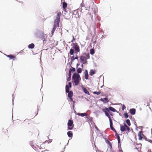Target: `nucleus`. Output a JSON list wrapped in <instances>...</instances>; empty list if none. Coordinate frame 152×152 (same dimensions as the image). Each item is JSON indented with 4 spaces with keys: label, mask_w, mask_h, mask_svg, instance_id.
Instances as JSON below:
<instances>
[{
    "label": "nucleus",
    "mask_w": 152,
    "mask_h": 152,
    "mask_svg": "<svg viewBox=\"0 0 152 152\" xmlns=\"http://www.w3.org/2000/svg\"><path fill=\"white\" fill-rule=\"evenodd\" d=\"M72 80L75 86H77L79 83L81 78L80 75L77 73H75L72 77Z\"/></svg>",
    "instance_id": "1"
},
{
    "label": "nucleus",
    "mask_w": 152,
    "mask_h": 152,
    "mask_svg": "<svg viewBox=\"0 0 152 152\" xmlns=\"http://www.w3.org/2000/svg\"><path fill=\"white\" fill-rule=\"evenodd\" d=\"M102 111L104 113L105 115L108 117L109 119L110 123H111L112 120L111 119L110 115L113 116V114L109 111V110L107 107H105L104 108L102 109Z\"/></svg>",
    "instance_id": "2"
},
{
    "label": "nucleus",
    "mask_w": 152,
    "mask_h": 152,
    "mask_svg": "<svg viewBox=\"0 0 152 152\" xmlns=\"http://www.w3.org/2000/svg\"><path fill=\"white\" fill-rule=\"evenodd\" d=\"M57 15L56 19L54 20V26L57 27L59 26V24L60 20L61 13L59 12H57Z\"/></svg>",
    "instance_id": "3"
},
{
    "label": "nucleus",
    "mask_w": 152,
    "mask_h": 152,
    "mask_svg": "<svg viewBox=\"0 0 152 152\" xmlns=\"http://www.w3.org/2000/svg\"><path fill=\"white\" fill-rule=\"evenodd\" d=\"M67 93H68V96L69 98L70 101L73 102V108L75 107V102L73 100L72 96L73 95V92L72 91H70L69 89L67 86Z\"/></svg>",
    "instance_id": "4"
},
{
    "label": "nucleus",
    "mask_w": 152,
    "mask_h": 152,
    "mask_svg": "<svg viewBox=\"0 0 152 152\" xmlns=\"http://www.w3.org/2000/svg\"><path fill=\"white\" fill-rule=\"evenodd\" d=\"M67 125H68V129L69 130L72 129L74 126L73 122L72 120L70 119L69 120Z\"/></svg>",
    "instance_id": "5"
},
{
    "label": "nucleus",
    "mask_w": 152,
    "mask_h": 152,
    "mask_svg": "<svg viewBox=\"0 0 152 152\" xmlns=\"http://www.w3.org/2000/svg\"><path fill=\"white\" fill-rule=\"evenodd\" d=\"M80 59L81 61L83 62V63L84 64H86V63H87V61L86 60V57L85 56H81L80 57Z\"/></svg>",
    "instance_id": "6"
},
{
    "label": "nucleus",
    "mask_w": 152,
    "mask_h": 152,
    "mask_svg": "<svg viewBox=\"0 0 152 152\" xmlns=\"http://www.w3.org/2000/svg\"><path fill=\"white\" fill-rule=\"evenodd\" d=\"M61 2L63 3V7L65 12H66V3L65 2V0H61Z\"/></svg>",
    "instance_id": "7"
},
{
    "label": "nucleus",
    "mask_w": 152,
    "mask_h": 152,
    "mask_svg": "<svg viewBox=\"0 0 152 152\" xmlns=\"http://www.w3.org/2000/svg\"><path fill=\"white\" fill-rule=\"evenodd\" d=\"M81 88L83 91V92L86 94L90 95V93L89 91L85 88L83 85L81 86Z\"/></svg>",
    "instance_id": "8"
},
{
    "label": "nucleus",
    "mask_w": 152,
    "mask_h": 152,
    "mask_svg": "<svg viewBox=\"0 0 152 152\" xmlns=\"http://www.w3.org/2000/svg\"><path fill=\"white\" fill-rule=\"evenodd\" d=\"M100 100L101 101L103 102L104 103H107L109 101L108 99L106 97L101 98Z\"/></svg>",
    "instance_id": "9"
},
{
    "label": "nucleus",
    "mask_w": 152,
    "mask_h": 152,
    "mask_svg": "<svg viewBox=\"0 0 152 152\" xmlns=\"http://www.w3.org/2000/svg\"><path fill=\"white\" fill-rule=\"evenodd\" d=\"M73 48L75 51L78 52L80 51L79 47L77 45H75L73 46Z\"/></svg>",
    "instance_id": "10"
},
{
    "label": "nucleus",
    "mask_w": 152,
    "mask_h": 152,
    "mask_svg": "<svg viewBox=\"0 0 152 152\" xmlns=\"http://www.w3.org/2000/svg\"><path fill=\"white\" fill-rule=\"evenodd\" d=\"M129 112L132 115H134L135 114L136 110L134 108H132L129 110Z\"/></svg>",
    "instance_id": "11"
},
{
    "label": "nucleus",
    "mask_w": 152,
    "mask_h": 152,
    "mask_svg": "<svg viewBox=\"0 0 152 152\" xmlns=\"http://www.w3.org/2000/svg\"><path fill=\"white\" fill-rule=\"evenodd\" d=\"M110 129L111 130H113L114 132H115V133H116L117 132L116 131V130L114 128V127L113 126V123L112 121L111 122V123H110Z\"/></svg>",
    "instance_id": "12"
},
{
    "label": "nucleus",
    "mask_w": 152,
    "mask_h": 152,
    "mask_svg": "<svg viewBox=\"0 0 152 152\" xmlns=\"http://www.w3.org/2000/svg\"><path fill=\"white\" fill-rule=\"evenodd\" d=\"M142 131H140L138 133V135L139 137V139L140 140H142Z\"/></svg>",
    "instance_id": "13"
},
{
    "label": "nucleus",
    "mask_w": 152,
    "mask_h": 152,
    "mask_svg": "<svg viewBox=\"0 0 152 152\" xmlns=\"http://www.w3.org/2000/svg\"><path fill=\"white\" fill-rule=\"evenodd\" d=\"M85 77L86 79L87 80L88 79V71L87 70H85Z\"/></svg>",
    "instance_id": "14"
},
{
    "label": "nucleus",
    "mask_w": 152,
    "mask_h": 152,
    "mask_svg": "<svg viewBox=\"0 0 152 152\" xmlns=\"http://www.w3.org/2000/svg\"><path fill=\"white\" fill-rule=\"evenodd\" d=\"M107 108L110 111H111L113 112H115L116 111V110L114 108L111 106H109Z\"/></svg>",
    "instance_id": "15"
},
{
    "label": "nucleus",
    "mask_w": 152,
    "mask_h": 152,
    "mask_svg": "<svg viewBox=\"0 0 152 152\" xmlns=\"http://www.w3.org/2000/svg\"><path fill=\"white\" fill-rule=\"evenodd\" d=\"M7 57L9 58L10 59H12L15 60V56L12 55H6Z\"/></svg>",
    "instance_id": "16"
},
{
    "label": "nucleus",
    "mask_w": 152,
    "mask_h": 152,
    "mask_svg": "<svg viewBox=\"0 0 152 152\" xmlns=\"http://www.w3.org/2000/svg\"><path fill=\"white\" fill-rule=\"evenodd\" d=\"M120 130L122 132H125L126 131V127L120 125Z\"/></svg>",
    "instance_id": "17"
},
{
    "label": "nucleus",
    "mask_w": 152,
    "mask_h": 152,
    "mask_svg": "<svg viewBox=\"0 0 152 152\" xmlns=\"http://www.w3.org/2000/svg\"><path fill=\"white\" fill-rule=\"evenodd\" d=\"M67 135L69 137H72L73 136V133L71 131H69L67 132Z\"/></svg>",
    "instance_id": "18"
},
{
    "label": "nucleus",
    "mask_w": 152,
    "mask_h": 152,
    "mask_svg": "<svg viewBox=\"0 0 152 152\" xmlns=\"http://www.w3.org/2000/svg\"><path fill=\"white\" fill-rule=\"evenodd\" d=\"M77 115L82 117H84L86 115V114L85 113H78L77 114Z\"/></svg>",
    "instance_id": "19"
},
{
    "label": "nucleus",
    "mask_w": 152,
    "mask_h": 152,
    "mask_svg": "<svg viewBox=\"0 0 152 152\" xmlns=\"http://www.w3.org/2000/svg\"><path fill=\"white\" fill-rule=\"evenodd\" d=\"M95 74V71L93 69L90 70L89 72V74L91 76H92Z\"/></svg>",
    "instance_id": "20"
},
{
    "label": "nucleus",
    "mask_w": 152,
    "mask_h": 152,
    "mask_svg": "<svg viewBox=\"0 0 152 152\" xmlns=\"http://www.w3.org/2000/svg\"><path fill=\"white\" fill-rule=\"evenodd\" d=\"M34 45L33 43H31L30 44H29L28 46V48H29L33 49L34 48Z\"/></svg>",
    "instance_id": "21"
},
{
    "label": "nucleus",
    "mask_w": 152,
    "mask_h": 152,
    "mask_svg": "<svg viewBox=\"0 0 152 152\" xmlns=\"http://www.w3.org/2000/svg\"><path fill=\"white\" fill-rule=\"evenodd\" d=\"M115 136L117 138L118 141H119V139H120V137L119 136V134H118L117 133V132L115 133Z\"/></svg>",
    "instance_id": "22"
},
{
    "label": "nucleus",
    "mask_w": 152,
    "mask_h": 152,
    "mask_svg": "<svg viewBox=\"0 0 152 152\" xmlns=\"http://www.w3.org/2000/svg\"><path fill=\"white\" fill-rule=\"evenodd\" d=\"M77 73H81L82 72V70L81 68H78L77 69Z\"/></svg>",
    "instance_id": "23"
},
{
    "label": "nucleus",
    "mask_w": 152,
    "mask_h": 152,
    "mask_svg": "<svg viewBox=\"0 0 152 152\" xmlns=\"http://www.w3.org/2000/svg\"><path fill=\"white\" fill-rule=\"evenodd\" d=\"M90 53L91 55H93L95 53V51L94 49H90Z\"/></svg>",
    "instance_id": "24"
},
{
    "label": "nucleus",
    "mask_w": 152,
    "mask_h": 152,
    "mask_svg": "<svg viewBox=\"0 0 152 152\" xmlns=\"http://www.w3.org/2000/svg\"><path fill=\"white\" fill-rule=\"evenodd\" d=\"M126 124H128V126H130L131 123H130V121L129 119H127L126 120Z\"/></svg>",
    "instance_id": "25"
},
{
    "label": "nucleus",
    "mask_w": 152,
    "mask_h": 152,
    "mask_svg": "<svg viewBox=\"0 0 152 152\" xmlns=\"http://www.w3.org/2000/svg\"><path fill=\"white\" fill-rule=\"evenodd\" d=\"M75 57L72 56L71 57V59H70L69 58L68 59V61H73L74 60H75Z\"/></svg>",
    "instance_id": "26"
},
{
    "label": "nucleus",
    "mask_w": 152,
    "mask_h": 152,
    "mask_svg": "<svg viewBox=\"0 0 152 152\" xmlns=\"http://www.w3.org/2000/svg\"><path fill=\"white\" fill-rule=\"evenodd\" d=\"M74 53V50L73 49H71L70 50V53L71 55H72Z\"/></svg>",
    "instance_id": "27"
},
{
    "label": "nucleus",
    "mask_w": 152,
    "mask_h": 152,
    "mask_svg": "<svg viewBox=\"0 0 152 152\" xmlns=\"http://www.w3.org/2000/svg\"><path fill=\"white\" fill-rule=\"evenodd\" d=\"M69 70L72 72H74L75 71V69L74 67H72L71 68H70Z\"/></svg>",
    "instance_id": "28"
},
{
    "label": "nucleus",
    "mask_w": 152,
    "mask_h": 152,
    "mask_svg": "<svg viewBox=\"0 0 152 152\" xmlns=\"http://www.w3.org/2000/svg\"><path fill=\"white\" fill-rule=\"evenodd\" d=\"M101 93V92L99 91H94L93 92V94H96L97 95H99Z\"/></svg>",
    "instance_id": "29"
},
{
    "label": "nucleus",
    "mask_w": 152,
    "mask_h": 152,
    "mask_svg": "<svg viewBox=\"0 0 152 152\" xmlns=\"http://www.w3.org/2000/svg\"><path fill=\"white\" fill-rule=\"evenodd\" d=\"M56 28L57 27H56V26L55 27L54 26V27H53L52 30L51 31V32H52V34H53L54 33V31H55Z\"/></svg>",
    "instance_id": "30"
},
{
    "label": "nucleus",
    "mask_w": 152,
    "mask_h": 152,
    "mask_svg": "<svg viewBox=\"0 0 152 152\" xmlns=\"http://www.w3.org/2000/svg\"><path fill=\"white\" fill-rule=\"evenodd\" d=\"M124 116L126 118H127L129 117V115L127 113H124Z\"/></svg>",
    "instance_id": "31"
},
{
    "label": "nucleus",
    "mask_w": 152,
    "mask_h": 152,
    "mask_svg": "<svg viewBox=\"0 0 152 152\" xmlns=\"http://www.w3.org/2000/svg\"><path fill=\"white\" fill-rule=\"evenodd\" d=\"M107 142L108 143V145L110 147V148H112V146L111 144V143L108 140H107Z\"/></svg>",
    "instance_id": "32"
},
{
    "label": "nucleus",
    "mask_w": 152,
    "mask_h": 152,
    "mask_svg": "<svg viewBox=\"0 0 152 152\" xmlns=\"http://www.w3.org/2000/svg\"><path fill=\"white\" fill-rule=\"evenodd\" d=\"M85 57L86 60H87V59H89L90 58L89 54H86V57Z\"/></svg>",
    "instance_id": "33"
},
{
    "label": "nucleus",
    "mask_w": 152,
    "mask_h": 152,
    "mask_svg": "<svg viewBox=\"0 0 152 152\" xmlns=\"http://www.w3.org/2000/svg\"><path fill=\"white\" fill-rule=\"evenodd\" d=\"M121 105H122V110H124V109L126 108V107L124 104L122 105V104H121Z\"/></svg>",
    "instance_id": "34"
},
{
    "label": "nucleus",
    "mask_w": 152,
    "mask_h": 152,
    "mask_svg": "<svg viewBox=\"0 0 152 152\" xmlns=\"http://www.w3.org/2000/svg\"><path fill=\"white\" fill-rule=\"evenodd\" d=\"M72 72L70 71L69 70V73H68V75L69 77L71 76V74Z\"/></svg>",
    "instance_id": "35"
},
{
    "label": "nucleus",
    "mask_w": 152,
    "mask_h": 152,
    "mask_svg": "<svg viewBox=\"0 0 152 152\" xmlns=\"http://www.w3.org/2000/svg\"><path fill=\"white\" fill-rule=\"evenodd\" d=\"M72 84L71 82H69L68 83V85L69 88H71L72 87Z\"/></svg>",
    "instance_id": "36"
},
{
    "label": "nucleus",
    "mask_w": 152,
    "mask_h": 152,
    "mask_svg": "<svg viewBox=\"0 0 152 152\" xmlns=\"http://www.w3.org/2000/svg\"><path fill=\"white\" fill-rule=\"evenodd\" d=\"M71 79V76L69 77H69L67 78V81H69Z\"/></svg>",
    "instance_id": "37"
},
{
    "label": "nucleus",
    "mask_w": 152,
    "mask_h": 152,
    "mask_svg": "<svg viewBox=\"0 0 152 152\" xmlns=\"http://www.w3.org/2000/svg\"><path fill=\"white\" fill-rule=\"evenodd\" d=\"M130 129V128L128 126H127L126 128V130H127L128 131H129Z\"/></svg>",
    "instance_id": "38"
},
{
    "label": "nucleus",
    "mask_w": 152,
    "mask_h": 152,
    "mask_svg": "<svg viewBox=\"0 0 152 152\" xmlns=\"http://www.w3.org/2000/svg\"><path fill=\"white\" fill-rule=\"evenodd\" d=\"M118 146H119V145H121L120 139L119 141H118Z\"/></svg>",
    "instance_id": "39"
},
{
    "label": "nucleus",
    "mask_w": 152,
    "mask_h": 152,
    "mask_svg": "<svg viewBox=\"0 0 152 152\" xmlns=\"http://www.w3.org/2000/svg\"><path fill=\"white\" fill-rule=\"evenodd\" d=\"M122 126H124V127H126V128L127 126L125 123H124V125H123Z\"/></svg>",
    "instance_id": "40"
},
{
    "label": "nucleus",
    "mask_w": 152,
    "mask_h": 152,
    "mask_svg": "<svg viewBox=\"0 0 152 152\" xmlns=\"http://www.w3.org/2000/svg\"><path fill=\"white\" fill-rule=\"evenodd\" d=\"M75 58V59H78V57H77V55L76 53V57Z\"/></svg>",
    "instance_id": "41"
},
{
    "label": "nucleus",
    "mask_w": 152,
    "mask_h": 152,
    "mask_svg": "<svg viewBox=\"0 0 152 152\" xmlns=\"http://www.w3.org/2000/svg\"><path fill=\"white\" fill-rule=\"evenodd\" d=\"M72 37H73V40H71V42H73V41L74 40H75V39L74 38V37H73V36H72Z\"/></svg>",
    "instance_id": "42"
},
{
    "label": "nucleus",
    "mask_w": 152,
    "mask_h": 152,
    "mask_svg": "<svg viewBox=\"0 0 152 152\" xmlns=\"http://www.w3.org/2000/svg\"><path fill=\"white\" fill-rule=\"evenodd\" d=\"M106 35H102V37L103 38H104L105 37H106Z\"/></svg>",
    "instance_id": "43"
},
{
    "label": "nucleus",
    "mask_w": 152,
    "mask_h": 152,
    "mask_svg": "<svg viewBox=\"0 0 152 152\" xmlns=\"http://www.w3.org/2000/svg\"><path fill=\"white\" fill-rule=\"evenodd\" d=\"M95 128L97 130H99V129H98V127H97L96 126H95Z\"/></svg>",
    "instance_id": "44"
},
{
    "label": "nucleus",
    "mask_w": 152,
    "mask_h": 152,
    "mask_svg": "<svg viewBox=\"0 0 152 152\" xmlns=\"http://www.w3.org/2000/svg\"><path fill=\"white\" fill-rule=\"evenodd\" d=\"M65 90L66 92V85L65 86Z\"/></svg>",
    "instance_id": "45"
},
{
    "label": "nucleus",
    "mask_w": 152,
    "mask_h": 152,
    "mask_svg": "<svg viewBox=\"0 0 152 152\" xmlns=\"http://www.w3.org/2000/svg\"><path fill=\"white\" fill-rule=\"evenodd\" d=\"M150 142H152V140H150L149 141Z\"/></svg>",
    "instance_id": "46"
},
{
    "label": "nucleus",
    "mask_w": 152,
    "mask_h": 152,
    "mask_svg": "<svg viewBox=\"0 0 152 152\" xmlns=\"http://www.w3.org/2000/svg\"><path fill=\"white\" fill-rule=\"evenodd\" d=\"M130 119H131L132 118V117L131 116L129 117Z\"/></svg>",
    "instance_id": "47"
},
{
    "label": "nucleus",
    "mask_w": 152,
    "mask_h": 152,
    "mask_svg": "<svg viewBox=\"0 0 152 152\" xmlns=\"http://www.w3.org/2000/svg\"><path fill=\"white\" fill-rule=\"evenodd\" d=\"M42 152H46V151H42Z\"/></svg>",
    "instance_id": "48"
},
{
    "label": "nucleus",
    "mask_w": 152,
    "mask_h": 152,
    "mask_svg": "<svg viewBox=\"0 0 152 152\" xmlns=\"http://www.w3.org/2000/svg\"><path fill=\"white\" fill-rule=\"evenodd\" d=\"M69 140H68V142H67V145H68V143L69 142Z\"/></svg>",
    "instance_id": "49"
},
{
    "label": "nucleus",
    "mask_w": 152,
    "mask_h": 152,
    "mask_svg": "<svg viewBox=\"0 0 152 152\" xmlns=\"http://www.w3.org/2000/svg\"><path fill=\"white\" fill-rule=\"evenodd\" d=\"M48 142V141H46L45 142H44V143H45V142Z\"/></svg>",
    "instance_id": "50"
},
{
    "label": "nucleus",
    "mask_w": 152,
    "mask_h": 152,
    "mask_svg": "<svg viewBox=\"0 0 152 152\" xmlns=\"http://www.w3.org/2000/svg\"><path fill=\"white\" fill-rule=\"evenodd\" d=\"M137 128H136V129H137V127L136 126Z\"/></svg>",
    "instance_id": "51"
},
{
    "label": "nucleus",
    "mask_w": 152,
    "mask_h": 152,
    "mask_svg": "<svg viewBox=\"0 0 152 152\" xmlns=\"http://www.w3.org/2000/svg\"><path fill=\"white\" fill-rule=\"evenodd\" d=\"M77 65H78V64H77Z\"/></svg>",
    "instance_id": "52"
},
{
    "label": "nucleus",
    "mask_w": 152,
    "mask_h": 152,
    "mask_svg": "<svg viewBox=\"0 0 152 152\" xmlns=\"http://www.w3.org/2000/svg\"><path fill=\"white\" fill-rule=\"evenodd\" d=\"M77 65H78V64H77Z\"/></svg>",
    "instance_id": "53"
},
{
    "label": "nucleus",
    "mask_w": 152,
    "mask_h": 152,
    "mask_svg": "<svg viewBox=\"0 0 152 152\" xmlns=\"http://www.w3.org/2000/svg\"><path fill=\"white\" fill-rule=\"evenodd\" d=\"M96 42V41L94 43H95Z\"/></svg>",
    "instance_id": "54"
},
{
    "label": "nucleus",
    "mask_w": 152,
    "mask_h": 152,
    "mask_svg": "<svg viewBox=\"0 0 152 152\" xmlns=\"http://www.w3.org/2000/svg\"><path fill=\"white\" fill-rule=\"evenodd\" d=\"M96 42V41L94 43H95Z\"/></svg>",
    "instance_id": "55"
},
{
    "label": "nucleus",
    "mask_w": 152,
    "mask_h": 152,
    "mask_svg": "<svg viewBox=\"0 0 152 152\" xmlns=\"http://www.w3.org/2000/svg\"><path fill=\"white\" fill-rule=\"evenodd\" d=\"M96 42V41L94 43H95Z\"/></svg>",
    "instance_id": "56"
},
{
    "label": "nucleus",
    "mask_w": 152,
    "mask_h": 152,
    "mask_svg": "<svg viewBox=\"0 0 152 152\" xmlns=\"http://www.w3.org/2000/svg\"><path fill=\"white\" fill-rule=\"evenodd\" d=\"M122 151V150H120V151Z\"/></svg>",
    "instance_id": "57"
},
{
    "label": "nucleus",
    "mask_w": 152,
    "mask_h": 152,
    "mask_svg": "<svg viewBox=\"0 0 152 152\" xmlns=\"http://www.w3.org/2000/svg\"><path fill=\"white\" fill-rule=\"evenodd\" d=\"M68 30H67V31L68 32Z\"/></svg>",
    "instance_id": "58"
}]
</instances>
